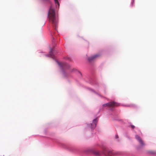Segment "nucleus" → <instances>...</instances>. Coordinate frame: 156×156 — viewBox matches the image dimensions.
<instances>
[{"label":"nucleus","mask_w":156,"mask_h":156,"mask_svg":"<svg viewBox=\"0 0 156 156\" xmlns=\"http://www.w3.org/2000/svg\"><path fill=\"white\" fill-rule=\"evenodd\" d=\"M135 138L139 142L141 146H143L145 145V144L143 141L140 137L138 135H136L135 136Z\"/></svg>","instance_id":"39448f33"},{"label":"nucleus","mask_w":156,"mask_h":156,"mask_svg":"<svg viewBox=\"0 0 156 156\" xmlns=\"http://www.w3.org/2000/svg\"><path fill=\"white\" fill-rule=\"evenodd\" d=\"M119 104L114 101L110 102L104 104L103 105V107L108 106L109 107L118 106H119Z\"/></svg>","instance_id":"f03ea898"},{"label":"nucleus","mask_w":156,"mask_h":156,"mask_svg":"<svg viewBox=\"0 0 156 156\" xmlns=\"http://www.w3.org/2000/svg\"><path fill=\"white\" fill-rule=\"evenodd\" d=\"M58 64L63 69H66L69 67V66L66 63L64 62H58Z\"/></svg>","instance_id":"20e7f679"},{"label":"nucleus","mask_w":156,"mask_h":156,"mask_svg":"<svg viewBox=\"0 0 156 156\" xmlns=\"http://www.w3.org/2000/svg\"><path fill=\"white\" fill-rule=\"evenodd\" d=\"M131 128H132V129H134V128H135V126H133V125H131Z\"/></svg>","instance_id":"9b49d317"},{"label":"nucleus","mask_w":156,"mask_h":156,"mask_svg":"<svg viewBox=\"0 0 156 156\" xmlns=\"http://www.w3.org/2000/svg\"><path fill=\"white\" fill-rule=\"evenodd\" d=\"M48 0H41V2H42L43 3H44L47 1H48Z\"/></svg>","instance_id":"9d476101"},{"label":"nucleus","mask_w":156,"mask_h":156,"mask_svg":"<svg viewBox=\"0 0 156 156\" xmlns=\"http://www.w3.org/2000/svg\"><path fill=\"white\" fill-rule=\"evenodd\" d=\"M99 56L98 55H96L91 57H90L88 58V60L90 62L93 60L95 58H96Z\"/></svg>","instance_id":"0eeeda50"},{"label":"nucleus","mask_w":156,"mask_h":156,"mask_svg":"<svg viewBox=\"0 0 156 156\" xmlns=\"http://www.w3.org/2000/svg\"><path fill=\"white\" fill-rule=\"evenodd\" d=\"M55 3L56 5V7H59V3L58 2V0H54Z\"/></svg>","instance_id":"1a4fd4ad"},{"label":"nucleus","mask_w":156,"mask_h":156,"mask_svg":"<svg viewBox=\"0 0 156 156\" xmlns=\"http://www.w3.org/2000/svg\"><path fill=\"white\" fill-rule=\"evenodd\" d=\"M68 59H69V60H70V58H68Z\"/></svg>","instance_id":"ddd939ff"},{"label":"nucleus","mask_w":156,"mask_h":156,"mask_svg":"<svg viewBox=\"0 0 156 156\" xmlns=\"http://www.w3.org/2000/svg\"><path fill=\"white\" fill-rule=\"evenodd\" d=\"M97 121H98V119L97 118L96 119H94L93 120L92 123V124H91V129L94 128L95 127Z\"/></svg>","instance_id":"423d86ee"},{"label":"nucleus","mask_w":156,"mask_h":156,"mask_svg":"<svg viewBox=\"0 0 156 156\" xmlns=\"http://www.w3.org/2000/svg\"><path fill=\"white\" fill-rule=\"evenodd\" d=\"M54 51V49H52L51 50L49 54H48V56L51 57L52 58H53L54 55L53 54V52Z\"/></svg>","instance_id":"6e6552de"},{"label":"nucleus","mask_w":156,"mask_h":156,"mask_svg":"<svg viewBox=\"0 0 156 156\" xmlns=\"http://www.w3.org/2000/svg\"><path fill=\"white\" fill-rule=\"evenodd\" d=\"M48 16L50 22L52 23L53 26L55 27V29L56 30L58 24V21L55 17V10L51 7L48 12Z\"/></svg>","instance_id":"f257e3e1"},{"label":"nucleus","mask_w":156,"mask_h":156,"mask_svg":"<svg viewBox=\"0 0 156 156\" xmlns=\"http://www.w3.org/2000/svg\"><path fill=\"white\" fill-rule=\"evenodd\" d=\"M104 154L106 156H112L114 154L112 151H108L107 149H105L103 151Z\"/></svg>","instance_id":"7ed1b4c3"},{"label":"nucleus","mask_w":156,"mask_h":156,"mask_svg":"<svg viewBox=\"0 0 156 156\" xmlns=\"http://www.w3.org/2000/svg\"><path fill=\"white\" fill-rule=\"evenodd\" d=\"M118 138V135H116V138Z\"/></svg>","instance_id":"f8f14e48"}]
</instances>
